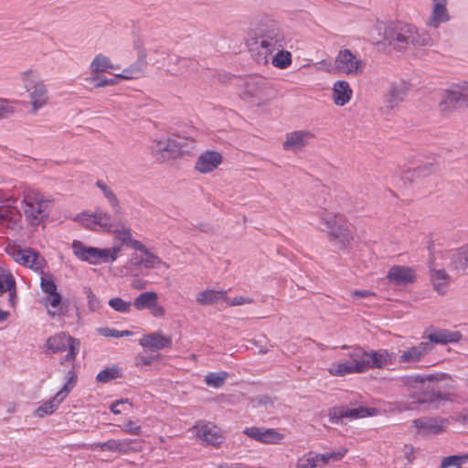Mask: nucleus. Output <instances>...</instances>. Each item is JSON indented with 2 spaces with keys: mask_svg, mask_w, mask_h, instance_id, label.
I'll return each instance as SVG.
<instances>
[{
  "mask_svg": "<svg viewBox=\"0 0 468 468\" xmlns=\"http://www.w3.org/2000/svg\"><path fill=\"white\" fill-rule=\"evenodd\" d=\"M402 382L411 388H424L425 391L414 399L413 403L427 405L429 409L438 408L441 402L451 399L452 395L450 390L452 380L445 374L407 376Z\"/></svg>",
  "mask_w": 468,
  "mask_h": 468,
  "instance_id": "obj_1",
  "label": "nucleus"
},
{
  "mask_svg": "<svg viewBox=\"0 0 468 468\" xmlns=\"http://www.w3.org/2000/svg\"><path fill=\"white\" fill-rule=\"evenodd\" d=\"M53 207V200L40 191L30 187L23 190L21 209L29 226L45 229Z\"/></svg>",
  "mask_w": 468,
  "mask_h": 468,
  "instance_id": "obj_2",
  "label": "nucleus"
},
{
  "mask_svg": "<svg viewBox=\"0 0 468 468\" xmlns=\"http://www.w3.org/2000/svg\"><path fill=\"white\" fill-rule=\"evenodd\" d=\"M318 229L327 233L328 239L338 249H345L353 239L350 227L341 214L322 209L317 212Z\"/></svg>",
  "mask_w": 468,
  "mask_h": 468,
  "instance_id": "obj_3",
  "label": "nucleus"
},
{
  "mask_svg": "<svg viewBox=\"0 0 468 468\" xmlns=\"http://www.w3.org/2000/svg\"><path fill=\"white\" fill-rule=\"evenodd\" d=\"M194 148V141L180 136H161L152 141L151 151L160 162H166L188 154Z\"/></svg>",
  "mask_w": 468,
  "mask_h": 468,
  "instance_id": "obj_4",
  "label": "nucleus"
},
{
  "mask_svg": "<svg viewBox=\"0 0 468 468\" xmlns=\"http://www.w3.org/2000/svg\"><path fill=\"white\" fill-rule=\"evenodd\" d=\"M21 81L28 94L31 112L36 113L48 103V91L44 81L36 70L28 69L21 72Z\"/></svg>",
  "mask_w": 468,
  "mask_h": 468,
  "instance_id": "obj_5",
  "label": "nucleus"
},
{
  "mask_svg": "<svg viewBox=\"0 0 468 468\" xmlns=\"http://www.w3.org/2000/svg\"><path fill=\"white\" fill-rule=\"evenodd\" d=\"M327 72H335L346 76H360L366 69V62L357 53L352 52L348 48L339 50L334 63H327Z\"/></svg>",
  "mask_w": 468,
  "mask_h": 468,
  "instance_id": "obj_6",
  "label": "nucleus"
},
{
  "mask_svg": "<svg viewBox=\"0 0 468 468\" xmlns=\"http://www.w3.org/2000/svg\"><path fill=\"white\" fill-rule=\"evenodd\" d=\"M72 250L79 260L96 265L101 262H113L121 251V247L99 249L86 246L80 240H74Z\"/></svg>",
  "mask_w": 468,
  "mask_h": 468,
  "instance_id": "obj_7",
  "label": "nucleus"
},
{
  "mask_svg": "<svg viewBox=\"0 0 468 468\" xmlns=\"http://www.w3.org/2000/svg\"><path fill=\"white\" fill-rule=\"evenodd\" d=\"M80 343L79 339L74 338L66 333H58L48 338L45 346L47 351H49L51 354L67 351L68 353L66 356L60 360L61 364H65L75 360L80 350Z\"/></svg>",
  "mask_w": 468,
  "mask_h": 468,
  "instance_id": "obj_8",
  "label": "nucleus"
},
{
  "mask_svg": "<svg viewBox=\"0 0 468 468\" xmlns=\"http://www.w3.org/2000/svg\"><path fill=\"white\" fill-rule=\"evenodd\" d=\"M6 253L16 262L36 272L42 273L46 268L47 262L44 257L32 249H22L17 245H9L6 248Z\"/></svg>",
  "mask_w": 468,
  "mask_h": 468,
  "instance_id": "obj_9",
  "label": "nucleus"
},
{
  "mask_svg": "<svg viewBox=\"0 0 468 468\" xmlns=\"http://www.w3.org/2000/svg\"><path fill=\"white\" fill-rule=\"evenodd\" d=\"M77 378H78L75 371L69 370L66 375V382L64 383L61 389L58 390L52 399L41 404L35 410V416L42 418L46 415H50L55 412L58 409L59 405L68 397L69 392L76 386Z\"/></svg>",
  "mask_w": 468,
  "mask_h": 468,
  "instance_id": "obj_10",
  "label": "nucleus"
},
{
  "mask_svg": "<svg viewBox=\"0 0 468 468\" xmlns=\"http://www.w3.org/2000/svg\"><path fill=\"white\" fill-rule=\"evenodd\" d=\"M360 354H362L360 347L352 348L348 354L349 359L344 362L332 363L328 367V372L335 377L364 373L365 361L361 360Z\"/></svg>",
  "mask_w": 468,
  "mask_h": 468,
  "instance_id": "obj_11",
  "label": "nucleus"
},
{
  "mask_svg": "<svg viewBox=\"0 0 468 468\" xmlns=\"http://www.w3.org/2000/svg\"><path fill=\"white\" fill-rule=\"evenodd\" d=\"M413 26L411 25H389L385 27L383 40L397 49H404L410 46L412 37Z\"/></svg>",
  "mask_w": 468,
  "mask_h": 468,
  "instance_id": "obj_12",
  "label": "nucleus"
},
{
  "mask_svg": "<svg viewBox=\"0 0 468 468\" xmlns=\"http://www.w3.org/2000/svg\"><path fill=\"white\" fill-rule=\"evenodd\" d=\"M433 346L426 341L420 342L417 345L405 346L399 349L397 362L402 365H415L420 363L424 357L431 352Z\"/></svg>",
  "mask_w": 468,
  "mask_h": 468,
  "instance_id": "obj_13",
  "label": "nucleus"
},
{
  "mask_svg": "<svg viewBox=\"0 0 468 468\" xmlns=\"http://www.w3.org/2000/svg\"><path fill=\"white\" fill-rule=\"evenodd\" d=\"M468 100V82L460 81L452 84L443 93V98L440 102L441 112H450L460 101Z\"/></svg>",
  "mask_w": 468,
  "mask_h": 468,
  "instance_id": "obj_14",
  "label": "nucleus"
},
{
  "mask_svg": "<svg viewBox=\"0 0 468 468\" xmlns=\"http://www.w3.org/2000/svg\"><path fill=\"white\" fill-rule=\"evenodd\" d=\"M133 305L137 311L148 310L155 318H162L165 315V308L159 303L158 294L154 291L140 293L134 298Z\"/></svg>",
  "mask_w": 468,
  "mask_h": 468,
  "instance_id": "obj_15",
  "label": "nucleus"
},
{
  "mask_svg": "<svg viewBox=\"0 0 468 468\" xmlns=\"http://www.w3.org/2000/svg\"><path fill=\"white\" fill-rule=\"evenodd\" d=\"M361 360L365 361V372L369 368H383L393 365L396 361V355L387 349L367 352L361 348Z\"/></svg>",
  "mask_w": 468,
  "mask_h": 468,
  "instance_id": "obj_16",
  "label": "nucleus"
},
{
  "mask_svg": "<svg viewBox=\"0 0 468 468\" xmlns=\"http://www.w3.org/2000/svg\"><path fill=\"white\" fill-rule=\"evenodd\" d=\"M284 40L282 31L278 27L271 26L263 30L262 35L259 37V44L267 57L275 50L282 48Z\"/></svg>",
  "mask_w": 468,
  "mask_h": 468,
  "instance_id": "obj_17",
  "label": "nucleus"
},
{
  "mask_svg": "<svg viewBox=\"0 0 468 468\" xmlns=\"http://www.w3.org/2000/svg\"><path fill=\"white\" fill-rule=\"evenodd\" d=\"M314 138V133L310 130H297L286 133L282 147L286 151L294 154L302 152Z\"/></svg>",
  "mask_w": 468,
  "mask_h": 468,
  "instance_id": "obj_18",
  "label": "nucleus"
},
{
  "mask_svg": "<svg viewBox=\"0 0 468 468\" xmlns=\"http://www.w3.org/2000/svg\"><path fill=\"white\" fill-rule=\"evenodd\" d=\"M417 432L422 436L439 434L446 430L449 420L441 417H422L413 420Z\"/></svg>",
  "mask_w": 468,
  "mask_h": 468,
  "instance_id": "obj_19",
  "label": "nucleus"
},
{
  "mask_svg": "<svg viewBox=\"0 0 468 468\" xmlns=\"http://www.w3.org/2000/svg\"><path fill=\"white\" fill-rule=\"evenodd\" d=\"M243 433L250 439L265 444L279 443L284 438V435L277 430L263 427H248Z\"/></svg>",
  "mask_w": 468,
  "mask_h": 468,
  "instance_id": "obj_20",
  "label": "nucleus"
},
{
  "mask_svg": "<svg viewBox=\"0 0 468 468\" xmlns=\"http://www.w3.org/2000/svg\"><path fill=\"white\" fill-rule=\"evenodd\" d=\"M197 430V436L214 446L219 445L223 441V435L221 430L210 422L198 423L194 427Z\"/></svg>",
  "mask_w": 468,
  "mask_h": 468,
  "instance_id": "obj_21",
  "label": "nucleus"
},
{
  "mask_svg": "<svg viewBox=\"0 0 468 468\" xmlns=\"http://www.w3.org/2000/svg\"><path fill=\"white\" fill-rule=\"evenodd\" d=\"M387 279L398 286H405L414 282L416 279L415 271L407 266L394 265L387 274Z\"/></svg>",
  "mask_w": 468,
  "mask_h": 468,
  "instance_id": "obj_22",
  "label": "nucleus"
},
{
  "mask_svg": "<svg viewBox=\"0 0 468 468\" xmlns=\"http://www.w3.org/2000/svg\"><path fill=\"white\" fill-rule=\"evenodd\" d=\"M172 343V337L170 335H165L161 331L144 335L139 340L140 346L144 348L154 350L170 348Z\"/></svg>",
  "mask_w": 468,
  "mask_h": 468,
  "instance_id": "obj_23",
  "label": "nucleus"
},
{
  "mask_svg": "<svg viewBox=\"0 0 468 468\" xmlns=\"http://www.w3.org/2000/svg\"><path fill=\"white\" fill-rule=\"evenodd\" d=\"M221 162L222 155L218 152L206 151L198 156L195 168L202 174H207L215 170Z\"/></svg>",
  "mask_w": 468,
  "mask_h": 468,
  "instance_id": "obj_24",
  "label": "nucleus"
},
{
  "mask_svg": "<svg viewBox=\"0 0 468 468\" xmlns=\"http://www.w3.org/2000/svg\"><path fill=\"white\" fill-rule=\"evenodd\" d=\"M447 4L448 0H432V11L427 22L430 27L437 28L441 24L450 20Z\"/></svg>",
  "mask_w": 468,
  "mask_h": 468,
  "instance_id": "obj_25",
  "label": "nucleus"
},
{
  "mask_svg": "<svg viewBox=\"0 0 468 468\" xmlns=\"http://www.w3.org/2000/svg\"><path fill=\"white\" fill-rule=\"evenodd\" d=\"M133 442L132 439L109 440L105 442L92 444L91 449L125 453L134 451V448L132 446Z\"/></svg>",
  "mask_w": 468,
  "mask_h": 468,
  "instance_id": "obj_26",
  "label": "nucleus"
},
{
  "mask_svg": "<svg viewBox=\"0 0 468 468\" xmlns=\"http://www.w3.org/2000/svg\"><path fill=\"white\" fill-rule=\"evenodd\" d=\"M407 95V88L403 85H392L384 97V109L387 112L396 109Z\"/></svg>",
  "mask_w": 468,
  "mask_h": 468,
  "instance_id": "obj_27",
  "label": "nucleus"
},
{
  "mask_svg": "<svg viewBox=\"0 0 468 468\" xmlns=\"http://www.w3.org/2000/svg\"><path fill=\"white\" fill-rule=\"evenodd\" d=\"M332 92L333 101L337 106L347 104L353 95V90L346 80L335 81L333 85Z\"/></svg>",
  "mask_w": 468,
  "mask_h": 468,
  "instance_id": "obj_28",
  "label": "nucleus"
},
{
  "mask_svg": "<svg viewBox=\"0 0 468 468\" xmlns=\"http://www.w3.org/2000/svg\"><path fill=\"white\" fill-rule=\"evenodd\" d=\"M146 58V53L144 50H142L139 53L138 60L129 67L125 68L121 73L116 74V78L119 80H137L139 79L144 70L145 62L144 59Z\"/></svg>",
  "mask_w": 468,
  "mask_h": 468,
  "instance_id": "obj_29",
  "label": "nucleus"
},
{
  "mask_svg": "<svg viewBox=\"0 0 468 468\" xmlns=\"http://www.w3.org/2000/svg\"><path fill=\"white\" fill-rule=\"evenodd\" d=\"M462 337L463 335L459 331H451L448 329H439L427 335L428 342L432 346L434 344L447 345L450 343H457Z\"/></svg>",
  "mask_w": 468,
  "mask_h": 468,
  "instance_id": "obj_30",
  "label": "nucleus"
},
{
  "mask_svg": "<svg viewBox=\"0 0 468 468\" xmlns=\"http://www.w3.org/2000/svg\"><path fill=\"white\" fill-rule=\"evenodd\" d=\"M21 214L16 207L6 204L0 206V225L8 229H16L20 222Z\"/></svg>",
  "mask_w": 468,
  "mask_h": 468,
  "instance_id": "obj_31",
  "label": "nucleus"
},
{
  "mask_svg": "<svg viewBox=\"0 0 468 468\" xmlns=\"http://www.w3.org/2000/svg\"><path fill=\"white\" fill-rule=\"evenodd\" d=\"M119 69V65L113 64L110 58L101 53L97 54L90 64V73L94 76H97L101 72Z\"/></svg>",
  "mask_w": 468,
  "mask_h": 468,
  "instance_id": "obj_32",
  "label": "nucleus"
},
{
  "mask_svg": "<svg viewBox=\"0 0 468 468\" xmlns=\"http://www.w3.org/2000/svg\"><path fill=\"white\" fill-rule=\"evenodd\" d=\"M225 298V291L206 289L197 294L196 301L200 305H211L221 301L224 302Z\"/></svg>",
  "mask_w": 468,
  "mask_h": 468,
  "instance_id": "obj_33",
  "label": "nucleus"
},
{
  "mask_svg": "<svg viewBox=\"0 0 468 468\" xmlns=\"http://www.w3.org/2000/svg\"><path fill=\"white\" fill-rule=\"evenodd\" d=\"M143 254L144 255V257L134 259V266H144L146 269H154L161 266L165 269L169 268V265L166 262L163 261L157 255L152 253L148 249Z\"/></svg>",
  "mask_w": 468,
  "mask_h": 468,
  "instance_id": "obj_34",
  "label": "nucleus"
},
{
  "mask_svg": "<svg viewBox=\"0 0 468 468\" xmlns=\"http://www.w3.org/2000/svg\"><path fill=\"white\" fill-rule=\"evenodd\" d=\"M7 292L11 305L15 304L16 281L11 272L0 273V294Z\"/></svg>",
  "mask_w": 468,
  "mask_h": 468,
  "instance_id": "obj_35",
  "label": "nucleus"
},
{
  "mask_svg": "<svg viewBox=\"0 0 468 468\" xmlns=\"http://www.w3.org/2000/svg\"><path fill=\"white\" fill-rule=\"evenodd\" d=\"M97 186L102 191L104 197L107 199L110 207L117 218L122 215V207L119 200L112 191L103 181L98 180L96 182Z\"/></svg>",
  "mask_w": 468,
  "mask_h": 468,
  "instance_id": "obj_36",
  "label": "nucleus"
},
{
  "mask_svg": "<svg viewBox=\"0 0 468 468\" xmlns=\"http://www.w3.org/2000/svg\"><path fill=\"white\" fill-rule=\"evenodd\" d=\"M229 378V373L226 371L209 372L205 376V383L211 388H218L222 387Z\"/></svg>",
  "mask_w": 468,
  "mask_h": 468,
  "instance_id": "obj_37",
  "label": "nucleus"
},
{
  "mask_svg": "<svg viewBox=\"0 0 468 468\" xmlns=\"http://www.w3.org/2000/svg\"><path fill=\"white\" fill-rule=\"evenodd\" d=\"M377 412L376 409L360 406L355 409H348L346 407L345 415L346 418L350 420H356L366 418L367 416H373Z\"/></svg>",
  "mask_w": 468,
  "mask_h": 468,
  "instance_id": "obj_38",
  "label": "nucleus"
},
{
  "mask_svg": "<svg viewBox=\"0 0 468 468\" xmlns=\"http://www.w3.org/2000/svg\"><path fill=\"white\" fill-rule=\"evenodd\" d=\"M278 52L272 58L271 63L275 68L287 69L292 64V54L282 48L277 49Z\"/></svg>",
  "mask_w": 468,
  "mask_h": 468,
  "instance_id": "obj_39",
  "label": "nucleus"
},
{
  "mask_svg": "<svg viewBox=\"0 0 468 468\" xmlns=\"http://www.w3.org/2000/svg\"><path fill=\"white\" fill-rule=\"evenodd\" d=\"M412 31V37L410 39V45H413L415 47H424L429 46L431 43V37L427 32L423 30L420 31L415 27H413Z\"/></svg>",
  "mask_w": 468,
  "mask_h": 468,
  "instance_id": "obj_40",
  "label": "nucleus"
},
{
  "mask_svg": "<svg viewBox=\"0 0 468 468\" xmlns=\"http://www.w3.org/2000/svg\"><path fill=\"white\" fill-rule=\"evenodd\" d=\"M465 255L463 249L454 252L452 256L451 269L456 273L464 272L468 269V265L465 264Z\"/></svg>",
  "mask_w": 468,
  "mask_h": 468,
  "instance_id": "obj_41",
  "label": "nucleus"
},
{
  "mask_svg": "<svg viewBox=\"0 0 468 468\" xmlns=\"http://www.w3.org/2000/svg\"><path fill=\"white\" fill-rule=\"evenodd\" d=\"M468 462V453L461 455H451L441 461V468L456 467L461 468Z\"/></svg>",
  "mask_w": 468,
  "mask_h": 468,
  "instance_id": "obj_42",
  "label": "nucleus"
},
{
  "mask_svg": "<svg viewBox=\"0 0 468 468\" xmlns=\"http://www.w3.org/2000/svg\"><path fill=\"white\" fill-rule=\"evenodd\" d=\"M40 277V287L44 293L47 295L54 293L57 291V285L49 273H45L43 271Z\"/></svg>",
  "mask_w": 468,
  "mask_h": 468,
  "instance_id": "obj_43",
  "label": "nucleus"
},
{
  "mask_svg": "<svg viewBox=\"0 0 468 468\" xmlns=\"http://www.w3.org/2000/svg\"><path fill=\"white\" fill-rule=\"evenodd\" d=\"M95 218L97 220L98 228L106 229L107 231H112L114 224L109 213L101 210L96 211Z\"/></svg>",
  "mask_w": 468,
  "mask_h": 468,
  "instance_id": "obj_44",
  "label": "nucleus"
},
{
  "mask_svg": "<svg viewBox=\"0 0 468 468\" xmlns=\"http://www.w3.org/2000/svg\"><path fill=\"white\" fill-rule=\"evenodd\" d=\"M120 377L121 374L117 367H107L98 373V375L96 376V380L98 382L107 383Z\"/></svg>",
  "mask_w": 468,
  "mask_h": 468,
  "instance_id": "obj_45",
  "label": "nucleus"
},
{
  "mask_svg": "<svg viewBox=\"0 0 468 468\" xmlns=\"http://www.w3.org/2000/svg\"><path fill=\"white\" fill-rule=\"evenodd\" d=\"M318 463V455L310 452L298 460L297 468H315Z\"/></svg>",
  "mask_w": 468,
  "mask_h": 468,
  "instance_id": "obj_46",
  "label": "nucleus"
},
{
  "mask_svg": "<svg viewBox=\"0 0 468 468\" xmlns=\"http://www.w3.org/2000/svg\"><path fill=\"white\" fill-rule=\"evenodd\" d=\"M347 452V449L340 448L339 450L332 452H325L323 454H317L319 457V462L323 463H327L330 462H338L340 461Z\"/></svg>",
  "mask_w": 468,
  "mask_h": 468,
  "instance_id": "obj_47",
  "label": "nucleus"
},
{
  "mask_svg": "<svg viewBox=\"0 0 468 468\" xmlns=\"http://www.w3.org/2000/svg\"><path fill=\"white\" fill-rule=\"evenodd\" d=\"M109 305L116 312L126 314L131 311L133 303L120 297H115L109 301Z\"/></svg>",
  "mask_w": 468,
  "mask_h": 468,
  "instance_id": "obj_48",
  "label": "nucleus"
},
{
  "mask_svg": "<svg viewBox=\"0 0 468 468\" xmlns=\"http://www.w3.org/2000/svg\"><path fill=\"white\" fill-rule=\"evenodd\" d=\"M76 221L80 222L85 228L96 230L98 229L97 220L94 214L81 213L75 218Z\"/></svg>",
  "mask_w": 468,
  "mask_h": 468,
  "instance_id": "obj_49",
  "label": "nucleus"
},
{
  "mask_svg": "<svg viewBox=\"0 0 468 468\" xmlns=\"http://www.w3.org/2000/svg\"><path fill=\"white\" fill-rule=\"evenodd\" d=\"M433 285L437 291H441V287L447 283L448 275L444 270H434L431 273Z\"/></svg>",
  "mask_w": 468,
  "mask_h": 468,
  "instance_id": "obj_50",
  "label": "nucleus"
},
{
  "mask_svg": "<svg viewBox=\"0 0 468 468\" xmlns=\"http://www.w3.org/2000/svg\"><path fill=\"white\" fill-rule=\"evenodd\" d=\"M431 170H432V166L431 164L425 165L422 166H418L417 168L413 169L412 171H408L405 174V178L409 179V180H413L416 177L426 176L429 174H431Z\"/></svg>",
  "mask_w": 468,
  "mask_h": 468,
  "instance_id": "obj_51",
  "label": "nucleus"
},
{
  "mask_svg": "<svg viewBox=\"0 0 468 468\" xmlns=\"http://www.w3.org/2000/svg\"><path fill=\"white\" fill-rule=\"evenodd\" d=\"M118 80L116 77L113 79H107L105 77L101 78L99 75H92L88 80L90 83H94L95 88H101L104 86H112L118 83Z\"/></svg>",
  "mask_w": 468,
  "mask_h": 468,
  "instance_id": "obj_52",
  "label": "nucleus"
},
{
  "mask_svg": "<svg viewBox=\"0 0 468 468\" xmlns=\"http://www.w3.org/2000/svg\"><path fill=\"white\" fill-rule=\"evenodd\" d=\"M346 407H334L329 410V420L331 423H337L341 419L346 418L345 415Z\"/></svg>",
  "mask_w": 468,
  "mask_h": 468,
  "instance_id": "obj_53",
  "label": "nucleus"
},
{
  "mask_svg": "<svg viewBox=\"0 0 468 468\" xmlns=\"http://www.w3.org/2000/svg\"><path fill=\"white\" fill-rule=\"evenodd\" d=\"M122 431L125 433L132 435H140L142 432V428L133 420H127L122 426Z\"/></svg>",
  "mask_w": 468,
  "mask_h": 468,
  "instance_id": "obj_54",
  "label": "nucleus"
},
{
  "mask_svg": "<svg viewBox=\"0 0 468 468\" xmlns=\"http://www.w3.org/2000/svg\"><path fill=\"white\" fill-rule=\"evenodd\" d=\"M261 93V87L254 80L248 81L245 86L244 94L248 97H257Z\"/></svg>",
  "mask_w": 468,
  "mask_h": 468,
  "instance_id": "obj_55",
  "label": "nucleus"
},
{
  "mask_svg": "<svg viewBox=\"0 0 468 468\" xmlns=\"http://www.w3.org/2000/svg\"><path fill=\"white\" fill-rule=\"evenodd\" d=\"M224 302L229 305V306H239L246 303H251L253 302L252 298L250 297H243V296H238L233 299L229 298L226 294V298L224 299Z\"/></svg>",
  "mask_w": 468,
  "mask_h": 468,
  "instance_id": "obj_56",
  "label": "nucleus"
},
{
  "mask_svg": "<svg viewBox=\"0 0 468 468\" xmlns=\"http://www.w3.org/2000/svg\"><path fill=\"white\" fill-rule=\"evenodd\" d=\"M116 238L122 243L127 245L133 239L131 229L122 228L121 229L114 230Z\"/></svg>",
  "mask_w": 468,
  "mask_h": 468,
  "instance_id": "obj_57",
  "label": "nucleus"
},
{
  "mask_svg": "<svg viewBox=\"0 0 468 468\" xmlns=\"http://www.w3.org/2000/svg\"><path fill=\"white\" fill-rule=\"evenodd\" d=\"M160 356V355L156 356H138L135 357V365L143 368L144 366H150L153 364V362L157 359Z\"/></svg>",
  "mask_w": 468,
  "mask_h": 468,
  "instance_id": "obj_58",
  "label": "nucleus"
},
{
  "mask_svg": "<svg viewBox=\"0 0 468 468\" xmlns=\"http://www.w3.org/2000/svg\"><path fill=\"white\" fill-rule=\"evenodd\" d=\"M86 297L88 299L89 308L92 311H96L100 307V302L96 295L91 292L90 289L85 290Z\"/></svg>",
  "mask_w": 468,
  "mask_h": 468,
  "instance_id": "obj_59",
  "label": "nucleus"
},
{
  "mask_svg": "<svg viewBox=\"0 0 468 468\" xmlns=\"http://www.w3.org/2000/svg\"><path fill=\"white\" fill-rule=\"evenodd\" d=\"M14 112V108L7 100L0 99V118H5Z\"/></svg>",
  "mask_w": 468,
  "mask_h": 468,
  "instance_id": "obj_60",
  "label": "nucleus"
},
{
  "mask_svg": "<svg viewBox=\"0 0 468 468\" xmlns=\"http://www.w3.org/2000/svg\"><path fill=\"white\" fill-rule=\"evenodd\" d=\"M126 404H129L131 406V403L127 399L116 400L115 402L112 403L110 407L111 411L114 414H121L124 410L123 407Z\"/></svg>",
  "mask_w": 468,
  "mask_h": 468,
  "instance_id": "obj_61",
  "label": "nucleus"
},
{
  "mask_svg": "<svg viewBox=\"0 0 468 468\" xmlns=\"http://www.w3.org/2000/svg\"><path fill=\"white\" fill-rule=\"evenodd\" d=\"M60 303L61 295L58 292L47 295V304H49L51 307L56 308Z\"/></svg>",
  "mask_w": 468,
  "mask_h": 468,
  "instance_id": "obj_62",
  "label": "nucleus"
},
{
  "mask_svg": "<svg viewBox=\"0 0 468 468\" xmlns=\"http://www.w3.org/2000/svg\"><path fill=\"white\" fill-rule=\"evenodd\" d=\"M100 335L106 336V337H115L119 338V331L113 328L109 327H102L99 330Z\"/></svg>",
  "mask_w": 468,
  "mask_h": 468,
  "instance_id": "obj_63",
  "label": "nucleus"
},
{
  "mask_svg": "<svg viewBox=\"0 0 468 468\" xmlns=\"http://www.w3.org/2000/svg\"><path fill=\"white\" fill-rule=\"evenodd\" d=\"M374 295L375 292L368 290H356L351 292L353 298H368Z\"/></svg>",
  "mask_w": 468,
  "mask_h": 468,
  "instance_id": "obj_64",
  "label": "nucleus"
}]
</instances>
